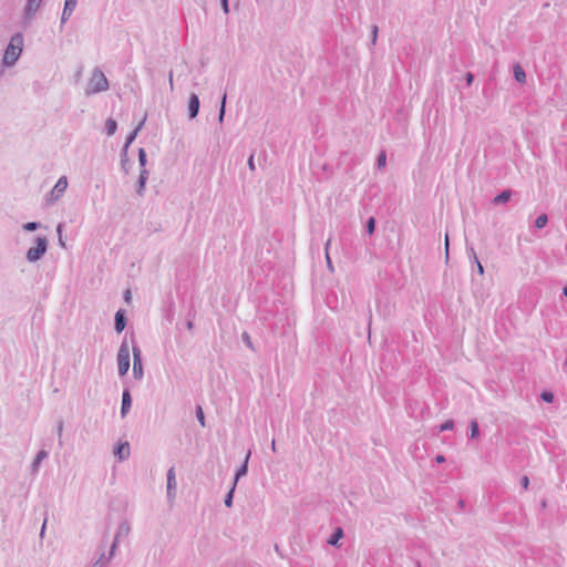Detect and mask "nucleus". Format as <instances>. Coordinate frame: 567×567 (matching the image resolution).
Segmentation results:
<instances>
[{"mask_svg": "<svg viewBox=\"0 0 567 567\" xmlns=\"http://www.w3.org/2000/svg\"><path fill=\"white\" fill-rule=\"evenodd\" d=\"M23 34L20 32L14 33L4 51L2 64L4 66H12L16 64L22 53Z\"/></svg>", "mask_w": 567, "mask_h": 567, "instance_id": "1", "label": "nucleus"}, {"mask_svg": "<svg viewBox=\"0 0 567 567\" xmlns=\"http://www.w3.org/2000/svg\"><path fill=\"white\" fill-rule=\"evenodd\" d=\"M109 89V80L105 74L99 69L95 68L92 72L87 89L85 93L87 95L95 94L100 92H104Z\"/></svg>", "mask_w": 567, "mask_h": 567, "instance_id": "2", "label": "nucleus"}, {"mask_svg": "<svg viewBox=\"0 0 567 567\" xmlns=\"http://www.w3.org/2000/svg\"><path fill=\"white\" fill-rule=\"evenodd\" d=\"M35 246L27 250L25 258L29 262H37L40 260L48 250V239L42 236L35 238Z\"/></svg>", "mask_w": 567, "mask_h": 567, "instance_id": "3", "label": "nucleus"}, {"mask_svg": "<svg viewBox=\"0 0 567 567\" xmlns=\"http://www.w3.org/2000/svg\"><path fill=\"white\" fill-rule=\"evenodd\" d=\"M117 368L121 377L126 375L130 369V348L126 338L122 341L117 352Z\"/></svg>", "mask_w": 567, "mask_h": 567, "instance_id": "4", "label": "nucleus"}, {"mask_svg": "<svg viewBox=\"0 0 567 567\" xmlns=\"http://www.w3.org/2000/svg\"><path fill=\"white\" fill-rule=\"evenodd\" d=\"M132 342H134L133 337H132ZM132 352H133V375L136 380H142L144 377L142 350L137 344L133 343Z\"/></svg>", "mask_w": 567, "mask_h": 567, "instance_id": "5", "label": "nucleus"}, {"mask_svg": "<svg viewBox=\"0 0 567 567\" xmlns=\"http://www.w3.org/2000/svg\"><path fill=\"white\" fill-rule=\"evenodd\" d=\"M130 532H131V526H130V524L127 522L120 523V525L117 527V530H116V534H115V537H114V540H113L111 549H110V557L113 556L118 540L121 538L127 537Z\"/></svg>", "mask_w": 567, "mask_h": 567, "instance_id": "6", "label": "nucleus"}, {"mask_svg": "<svg viewBox=\"0 0 567 567\" xmlns=\"http://www.w3.org/2000/svg\"><path fill=\"white\" fill-rule=\"evenodd\" d=\"M199 107L200 101L198 95L196 93H190L187 105L189 120H194L198 115Z\"/></svg>", "mask_w": 567, "mask_h": 567, "instance_id": "7", "label": "nucleus"}, {"mask_svg": "<svg viewBox=\"0 0 567 567\" xmlns=\"http://www.w3.org/2000/svg\"><path fill=\"white\" fill-rule=\"evenodd\" d=\"M176 495V476L174 467L167 471V497L174 498Z\"/></svg>", "mask_w": 567, "mask_h": 567, "instance_id": "8", "label": "nucleus"}, {"mask_svg": "<svg viewBox=\"0 0 567 567\" xmlns=\"http://www.w3.org/2000/svg\"><path fill=\"white\" fill-rule=\"evenodd\" d=\"M68 187V179L65 176H61L55 183L53 189L51 190V196L54 199H59Z\"/></svg>", "mask_w": 567, "mask_h": 567, "instance_id": "9", "label": "nucleus"}, {"mask_svg": "<svg viewBox=\"0 0 567 567\" xmlns=\"http://www.w3.org/2000/svg\"><path fill=\"white\" fill-rule=\"evenodd\" d=\"M148 176H150V172L146 168L141 169L140 176H138V179L136 183V187H135L136 194L138 196L144 195Z\"/></svg>", "mask_w": 567, "mask_h": 567, "instance_id": "10", "label": "nucleus"}, {"mask_svg": "<svg viewBox=\"0 0 567 567\" xmlns=\"http://www.w3.org/2000/svg\"><path fill=\"white\" fill-rule=\"evenodd\" d=\"M126 323H127V319L125 316V310L124 309L117 310L115 313V319H114L115 331L117 333H121L125 329Z\"/></svg>", "mask_w": 567, "mask_h": 567, "instance_id": "11", "label": "nucleus"}, {"mask_svg": "<svg viewBox=\"0 0 567 567\" xmlns=\"http://www.w3.org/2000/svg\"><path fill=\"white\" fill-rule=\"evenodd\" d=\"M42 0H27L24 8V19H31L40 9Z\"/></svg>", "mask_w": 567, "mask_h": 567, "instance_id": "12", "label": "nucleus"}, {"mask_svg": "<svg viewBox=\"0 0 567 567\" xmlns=\"http://www.w3.org/2000/svg\"><path fill=\"white\" fill-rule=\"evenodd\" d=\"M132 406V396L127 389H124L122 393V405H121V416L125 417Z\"/></svg>", "mask_w": 567, "mask_h": 567, "instance_id": "13", "label": "nucleus"}, {"mask_svg": "<svg viewBox=\"0 0 567 567\" xmlns=\"http://www.w3.org/2000/svg\"><path fill=\"white\" fill-rule=\"evenodd\" d=\"M250 454L251 452L249 451L243 462V464L237 468L236 473H235V477H234V483L235 485H237V482L243 477V476H246L247 473H248V462H249V457H250Z\"/></svg>", "mask_w": 567, "mask_h": 567, "instance_id": "14", "label": "nucleus"}, {"mask_svg": "<svg viewBox=\"0 0 567 567\" xmlns=\"http://www.w3.org/2000/svg\"><path fill=\"white\" fill-rule=\"evenodd\" d=\"M344 537V532L342 527H336L330 537L328 538L327 543L330 546L340 547L339 540Z\"/></svg>", "mask_w": 567, "mask_h": 567, "instance_id": "15", "label": "nucleus"}, {"mask_svg": "<svg viewBox=\"0 0 567 567\" xmlns=\"http://www.w3.org/2000/svg\"><path fill=\"white\" fill-rule=\"evenodd\" d=\"M115 456L123 461L130 456V444L127 442L118 444L114 450Z\"/></svg>", "mask_w": 567, "mask_h": 567, "instance_id": "16", "label": "nucleus"}, {"mask_svg": "<svg viewBox=\"0 0 567 567\" xmlns=\"http://www.w3.org/2000/svg\"><path fill=\"white\" fill-rule=\"evenodd\" d=\"M144 122H145V118L126 136L124 146L122 148L128 150L130 145L134 142V140L136 138L138 132L143 127Z\"/></svg>", "mask_w": 567, "mask_h": 567, "instance_id": "17", "label": "nucleus"}, {"mask_svg": "<svg viewBox=\"0 0 567 567\" xmlns=\"http://www.w3.org/2000/svg\"><path fill=\"white\" fill-rule=\"evenodd\" d=\"M513 71H514V79L518 83H520V84L526 83V73H525V70L523 69V66L519 63H515L514 64Z\"/></svg>", "mask_w": 567, "mask_h": 567, "instance_id": "18", "label": "nucleus"}, {"mask_svg": "<svg viewBox=\"0 0 567 567\" xmlns=\"http://www.w3.org/2000/svg\"><path fill=\"white\" fill-rule=\"evenodd\" d=\"M511 197H512V192L509 189H504L493 198V204L494 205L505 204L511 199Z\"/></svg>", "mask_w": 567, "mask_h": 567, "instance_id": "19", "label": "nucleus"}, {"mask_svg": "<svg viewBox=\"0 0 567 567\" xmlns=\"http://www.w3.org/2000/svg\"><path fill=\"white\" fill-rule=\"evenodd\" d=\"M121 168L125 174L130 173L131 163L128 159V150H121Z\"/></svg>", "mask_w": 567, "mask_h": 567, "instance_id": "20", "label": "nucleus"}, {"mask_svg": "<svg viewBox=\"0 0 567 567\" xmlns=\"http://www.w3.org/2000/svg\"><path fill=\"white\" fill-rule=\"evenodd\" d=\"M480 436V426H478V422L476 419H473L470 421V426H468V439L470 440H475Z\"/></svg>", "mask_w": 567, "mask_h": 567, "instance_id": "21", "label": "nucleus"}, {"mask_svg": "<svg viewBox=\"0 0 567 567\" xmlns=\"http://www.w3.org/2000/svg\"><path fill=\"white\" fill-rule=\"evenodd\" d=\"M47 457H48L47 451L41 450L38 452L35 458L33 460L32 465H31L32 473L38 472L41 462Z\"/></svg>", "mask_w": 567, "mask_h": 567, "instance_id": "22", "label": "nucleus"}, {"mask_svg": "<svg viewBox=\"0 0 567 567\" xmlns=\"http://www.w3.org/2000/svg\"><path fill=\"white\" fill-rule=\"evenodd\" d=\"M76 6L65 3L61 16V27L70 19Z\"/></svg>", "mask_w": 567, "mask_h": 567, "instance_id": "23", "label": "nucleus"}, {"mask_svg": "<svg viewBox=\"0 0 567 567\" xmlns=\"http://www.w3.org/2000/svg\"><path fill=\"white\" fill-rule=\"evenodd\" d=\"M467 254H468L470 259H473V261L475 262V265L477 267L478 274L483 275L484 274V267L481 264V261L478 260V258L476 256V252H475V250H474V248L472 246L467 247Z\"/></svg>", "mask_w": 567, "mask_h": 567, "instance_id": "24", "label": "nucleus"}, {"mask_svg": "<svg viewBox=\"0 0 567 567\" xmlns=\"http://www.w3.org/2000/svg\"><path fill=\"white\" fill-rule=\"evenodd\" d=\"M117 130V122L113 118H107L105 122V132L107 136H112L115 134Z\"/></svg>", "mask_w": 567, "mask_h": 567, "instance_id": "25", "label": "nucleus"}, {"mask_svg": "<svg viewBox=\"0 0 567 567\" xmlns=\"http://www.w3.org/2000/svg\"><path fill=\"white\" fill-rule=\"evenodd\" d=\"M548 223V217L546 214H540L535 220V227L538 229L544 228Z\"/></svg>", "mask_w": 567, "mask_h": 567, "instance_id": "26", "label": "nucleus"}, {"mask_svg": "<svg viewBox=\"0 0 567 567\" xmlns=\"http://www.w3.org/2000/svg\"><path fill=\"white\" fill-rule=\"evenodd\" d=\"M235 488H236V485L233 484L231 488L228 491V493L225 496L224 503H225L226 507L233 506Z\"/></svg>", "mask_w": 567, "mask_h": 567, "instance_id": "27", "label": "nucleus"}, {"mask_svg": "<svg viewBox=\"0 0 567 567\" xmlns=\"http://www.w3.org/2000/svg\"><path fill=\"white\" fill-rule=\"evenodd\" d=\"M226 93H224L223 97H221V103H220V107H219V112H218V121L219 123H221L224 121V116H225V112H226Z\"/></svg>", "mask_w": 567, "mask_h": 567, "instance_id": "28", "label": "nucleus"}, {"mask_svg": "<svg viewBox=\"0 0 567 567\" xmlns=\"http://www.w3.org/2000/svg\"><path fill=\"white\" fill-rule=\"evenodd\" d=\"M138 163H140L141 169L146 168L147 155H146L145 150L142 147L138 150Z\"/></svg>", "mask_w": 567, "mask_h": 567, "instance_id": "29", "label": "nucleus"}, {"mask_svg": "<svg viewBox=\"0 0 567 567\" xmlns=\"http://www.w3.org/2000/svg\"><path fill=\"white\" fill-rule=\"evenodd\" d=\"M377 220L374 217H369L365 223V230L369 235H372L375 230Z\"/></svg>", "mask_w": 567, "mask_h": 567, "instance_id": "30", "label": "nucleus"}, {"mask_svg": "<svg viewBox=\"0 0 567 567\" xmlns=\"http://www.w3.org/2000/svg\"><path fill=\"white\" fill-rule=\"evenodd\" d=\"M386 164V154L384 151L380 152V154L377 157V166L378 168L384 167Z\"/></svg>", "mask_w": 567, "mask_h": 567, "instance_id": "31", "label": "nucleus"}, {"mask_svg": "<svg viewBox=\"0 0 567 567\" xmlns=\"http://www.w3.org/2000/svg\"><path fill=\"white\" fill-rule=\"evenodd\" d=\"M540 399L544 401V402H547V403H553L554 402V399H555V395L553 392L550 391H543L540 393Z\"/></svg>", "mask_w": 567, "mask_h": 567, "instance_id": "32", "label": "nucleus"}, {"mask_svg": "<svg viewBox=\"0 0 567 567\" xmlns=\"http://www.w3.org/2000/svg\"><path fill=\"white\" fill-rule=\"evenodd\" d=\"M41 226L38 221H29L23 225V229L27 231H34Z\"/></svg>", "mask_w": 567, "mask_h": 567, "instance_id": "33", "label": "nucleus"}, {"mask_svg": "<svg viewBox=\"0 0 567 567\" xmlns=\"http://www.w3.org/2000/svg\"><path fill=\"white\" fill-rule=\"evenodd\" d=\"M454 429V421L453 420H446L444 423L440 425V432L444 431H451Z\"/></svg>", "mask_w": 567, "mask_h": 567, "instance_id": "34", "label": "nucleus"}, {"mask_svg": "<svg viewBox=\"0 0 567 567\" xmlns=\"http://www.w3.org/2000/svg\"><path fill=\"white\" fill-rule=\"evenodd\" d=\"M63 424H64L63 420H59L58 423H56V433H58L59 445L60 446L63 445V442H62Z\"/></svg>", "mask_w": 567, "mask_h": 567, "instance_id": "35", "label": "nucleus"}, {"mask_svg": "<svg viewBox=\"0 0 567 567\" xmlns=\"http://www.w3.org/2000/svg\"><path fill=\"white\" fill-rule=\"evenodd\" d=\"M196 417L202 426H205V414L203 412V409L200 405H197L196 408Z\"/></svg>", "mask_w": 567, "mask_h": 567, "instance_id": "36", "label": "nucleus"}, {"mask_svg": "<svg viewBox=\"0 0 567 567\" xmlns=\"http://www.w3.org/2000/svg\"><path fill=\"white\" fill-rule=\"evenodd\" d=\"M330 243H331V240H330V239H328V241L326 243V247H324V249H326V259H327V267H328L331 271H333L332 261H331L330 256H329V252H328V249H329Z\"/></svg>", "mask_w": 567, "mask_h": 567, "instance_id": "37", "label": "nucleus"}, {"mask_svg": "<svg viewBox=\"0 0 567 567\" xmlns=\"http://www.w3.org/2000/svg\"><path fill=\"white\" fill-rule=\"evenodd\" d=\"M62 229H63V224H59L58 227H56V233L59 235V245L63 248H65V243L62 238Z\"/></svg>", "mask_w": 567, "mask_h": 567, "instance_id": "38", "label": "nucleus"}, {"mask_svg": "<svg viewBox=\"0 0 567 567\" xmlns=\"http://www.w3.org/2000/svg\"><path fill=\"white\" fill-rule=\"evenodd\" d=\"M247 164H248V168H249L250 172H255L256 171L255 153L250 154V156L248 157Z\"/></svg>", "mask_w": 567, "mask_h": 567, "instance_id": "39", "label": "nucleus"}, {"mask_svg": "<svg viewBox=\"0 0 567 567\" xmlns=\"http://www.w3.org/2000/svg\"><path fill=\"white\" fill-rule=\"evenodd\" d=\"M378 25H372V29H371V42L372 44H375L377 43V38H378Z\"/></svg>", "mask_w": 567, "mask_h": 567, "instance_id": "40", "label": "nucleus"}, {"mask_svg": "<svg viewBox=\"0 0 567 567\" xmlns=\"http://www.w3.org/2000/svg\"><path fill=\"white\" fill-rule=\"evenodd\" d=\"M520 486L526 491L529 486V478L527 475L520 477Z\"/></svg>", "mask_w": 567, "mask_h": 567, "instance_id": "41", "label": "nucleus"}, {"mask_svg": "<svg viewBox=\"0 0 567 567\" xmlns=\"http://www.w3.org/2000/svg\"><path fill=\"white\" fill-rule=\"evenodd\" d=\"M243 340L245 341L246 346L250 349H252V342L250 340V337L247 332L243 333Z\"/></svg>", "mask_w": 567, "mask_h": 567, "instance_id": "42", "label": "nucleus"}, {"mask_svg": "<svg viewBox=\"0 0 567 567\" xmlns=\"http://www.w3.org/2000/svg\"><path fill=\"white\" fill-rule=\"evenodd\" d=\"M107 560H104V554L101 555L100 559L92 567H104Z\"/></svg>", "mask_w": 567, "mask_h": 567, "instance_id": "43", "label": "nucleus"}, {"mask_svg": "<svg viewBox=\"0 0 567 567\" xmlns=\"http://www.w3.org/2000/svg\"><path fill=\"white\" fill-rule=\"evenodd\" d=\"M465 81H466L467 86L472 85V83L474 81V74L471 72H467L465 74Z\"/></svg>", "mask_w": 567, "mask_h": 567, "instance_id": "44", "label": "nucleus"}, {"mask_svg": "<svg viewBox=\"0 0 567 567\" xmlns=\"http://www.w3.org/2000/svg\"><path fill=\"white\" fill-rule=\"evenodd\" d=\"M220 6L223 11L227 14L229 12V3L228 0H220Z\"/></svg>", "mask_w": 567, "mask_h": 567, "instance_id": "45", "label": "nucleus"}, {"mask_svg": "<svg viewBox=\"0 0 567 567\" xmlns=\"http://www.w3.org/2000/svg\"><path fill=\"white\" fill-rule=\"evenodd\" d=\"M47 523H48V518L45 517V518H44V522H43V524H42V527H41L40 538H43V537H44L45 528H47Z\"/></svg>", "mask_w": 567, "mask_h": 567, "instance_id": "46", "label": "nucleus"}, {"mask_svg": "<svg viewBox=\"0 0 567 567\" xmlns=\"http://www.w3.org/2000/svg\"><path fill=\"white\" fill-rule=\"evenodd\" d=\"M185 326H186L187 330L192 331L194 329V321H193V319H188L186 321Z\"/></svg>", "mask_w": 567, "mask_h": 567, "instance_id": "47", "label": "nucleus"}, {"mask_svg": "<svg viewBox=\"0 0 567 567\" xmlns=\"http://www.w3.org/2000/svg\"><path fill=\"white\" fill-rule=\"evenodd\" d=\"M449 236L446 235L445 236V256H446V260L449 259Z\"/></svg>", "mask_w": 567, "mask_h": 567, "instance_id": "48", "label": "nucleus"}, {"mask_svg": "<svg viewBox=\"0 0 567 567\" xmlns=\"http://www.w3.org/2000/svg\"><path fill=\"white\" fill-rule=\"evenodd\" d=\"M435 461H436L437 463H444V462H445V457H444L443 455H441V454H440V455H436Z\"/></svg>", "mask_w": 567, "mask_h": 567, "instance_id": "49", "label": "nucleus"}, {"mask_svg": "<svg viewBox=\"0 0 567 567\" xmlns=\"http://www.w3.org/2000/svg\"><path fill=\"white\" fill-rule=\"evenodd\" d=\"M124 299H125V301H127V302L130 301V299H131V291H130V290H126V291L124 292Z\"/></svg>", "mask_w": 567, "mask_h": 567, "instance_id": "50", "label": "nucleus"}, {"mask_svg": "<svg viewBox=\"0 0 567 567\" xmlns=\"http://www.w3.org/2000/svg\"><path fill=\"white\" fill-rule=\"evenodd\" d=\"M65 3H70V4L76 6L78 0H65Z\"/></svg>", "mask_w": 567, "mask_h": 567, "instance_id": "51", "label": "nucleus"}, {"mask_svg": "<svg viewBox=\"0 0 567 567\" xmlns=\"http://www.w3.org/2000/svg\"><path fill=\"white\" fill-rule=\"evenodd\" d=\"M169 84H171V87H173V72L172 71L169 72Z\"/></svg>", "mask_w": 567, "mask_h": 567, "instance_id": "52", "label": "nucleus"}, {"mask_svg": "<svg viewBox=\"0 0 567 567\" xmlns=\"http://www.w3.org/2000/svg\"><path fill=\"white\" fill-rule=\"evenodd\" d=\"M563 295L567 298V285L563 288Z\"/></svg>", "mask_w": 567, "mask_h": 567, "instance_id": "53", "label": "nucleus"}, {"mask_svg": "<svg viewBox=\"0 0 567 567\" xmlns=\"http://www.w3.org/2000/svg\"><path fill=\"white\" fill-rule=\"evenodd\" d=\"M3 71H4V70H3V66H2V65H0V76L3 74Z\"/></svg>", "mask_w": 567, "mask_h": 567, "instance_id": "54", "label": "nucleus"}, {"mask_svg": "<svg viewBox=\"0 0 567 567\" xmlns=\"http://www.w3.org/2000/svg\"><path fill=\"white\" fill-rule=\"evenodd\" d=\"M271 447H272V450H274V451L276 450L275 441H272V443H271Z\"/></svg>", "mask_w": 567, "mask_h": 567, "instance_id": "55", "label": "nucleus"}, {"mask_svg": "<svg viewBox=\"0 0 567 567\" xmlns=\"http://www.w3.org/2000/svg\"><path fill=\"white\" fill-rule=\"evenodd\" d=\"M458 504H460V506H462V507H463V506H464V501H462V499H461V501L458 502Z\"/></svg>", "mask_w": 567, "mask_h": 567, "instance_id": "56", "label": "nucleus"}]
</instances>
